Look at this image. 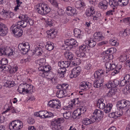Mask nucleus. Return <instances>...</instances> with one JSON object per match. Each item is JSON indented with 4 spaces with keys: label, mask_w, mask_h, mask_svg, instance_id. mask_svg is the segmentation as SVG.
Returning a JSON list of instances; mask_svg holds the SVG:
<instances>
[{
    "label": "nucleus",
    "mask_w": 130,
    "mask_h": 130,
    "mask_svg": "<svg viewBox=\"0 0 130 130\" xmlns=\"http://www.w3.org/2000/svg\"><path fill=\"white\" fill-rule=\"evenodd\" d=\"M18 69V68L17 66H15L13 67L11 70H10V73H12L13 72L15 73L17 72Z\"/></svg>",
    "instance_id": "64"
},
{
    "label": "nucleus",
    "mask_w": 130,
    "mask_h": 130,
    "mask_svg": "<svg viewBox=\"0 0 130 130\" xmlns=\"http://www.w3.org/2000/svg\"><path fill=\"white\" fill-rule=\"evenodd\" d=\"M27 122L29 124H32L35 122L34 119L31 117H29L27 120Z\"/></svg>",
    "instance_id": "58"
},
{
    "label": "nucleus",
    "mask_w": 130,
    "mask_h": 130,
    "mask_svg": "<svg viewBox=\"0 0 130 130\" xmlns=\"http://www.w3.org/2000/svg\"><path fill=\"white\" fill-rule=\"evenodd\" d=\"M94 7L92 6H90L89 8L87 9L86 12V14L87 17H90L92 16L95 13V9Z\"/></svg>",
    "instance_id": "12"
},
{
    "label": "nucleus",
    "mask_w": 130,
    "mask_h": 130,
    "mask_svg": "<svg viewBox=\"0 0 130 130\" xmlns=\"http://www.w3.org/2000/svg\"><path fill=\"white\" fill-rule=\"evenodd\" d=\"M48 72H42L40 73H39L40 76H41L43 77H46L48 78L52 81V82L53 83H54V82H55V79L53 77V75L52 74L53 76L51 78H49L48 77H47L48 76H50L51 74L48 73Z\"/></svg>",
    "instance_id": "13"
},
{
    "label": "nucleus",
    "mask_w": 130,
    "mask_h": 130,
    "mask_svg": "<svg viewBox=\"0 0 130 130\" xmlns=\"http://www.w3.org/2000/svg\"><path fill=\"white\" fill-rule=\"evenodd\" d=\"M94 36L95 39V40L96 39L98 41L104 40V37L102 36V34L101 32H95L94 34Z\"/></svg>",
    "instance_id": "15"
},
{
    "label": "nucleus",
    "mask_w": 130,
    "mask_h": 130,
    "mask_svg": "<svg viewBox=\"0 0 130 130\" xmlns=\"http://www.w3.org/2000/svg\"><path fill=\"white\" fill-rule=\"evenodd\" d=\"M47 44L45 45V47L47 50L51 51L53 50L54 48V44L50 41L47 42Z\"/></svg>",
    "instance_id": "32"
},
{
    "label": "nucleus",
    "mask_w": 130,
    "mask_h": 130,
    "mask_svg": "<svg viewBox=\"0 0 130 130\" xmlns=\"http://www.w3.org/2000/svg\"><path fill=\"white\" fill-rule=\"evenodd\" d=\"M104 72L102 69H99L96 71L94 73V76L96 79L104 80L103 76Z\"/></svg>",
    "instance_id": "7"
},
{
    "label": "nucleus",
    "mask_w": 130,
    "mask_h": 130,
    "mask_svg": "<svg viewBox=\"0 0 130 130\" xmlns=\"http://www.w3.org/2000/svg\"><path fill=\"white\" fill-rule=\"evenodd\" d=\"M78 98L74 99L73 100V101H72V102H73L72 106H74V105H75L76 104H78L79 103V102L78 100Z\"/></svg>",
    "instance_id": "61"
},
{
    "label": "nucleus",
    "mask_w": 130,
    "mask_h": 130,
    "mask_svg": "<svg viewBox=\"0 0 130 130\" xmlns=\"http://www.w3.org/2000/svg\"><path fill=\"white\" fill-rule=\"evenodd\" d=\"M97 105V107L100 109H104L105 105L104 100L102 99H100L98 100Z\"/></svg>",
    "instance_id": "19"
},
{
    "label": "nucleus",
    "mask_w": 130,
    "mask_h": 130,
    "mask_svg": "<svg viewBox=\"0 0 130 130\" xmlns=\"http://www.w3.org/2000/svg\"><path fill=\"white\" fill-rule=\"evenodd\" d=\"M1 64H0V68H3V66H6L8 63V60L6 58H3L1 61Z\"/></svg>",
    "instance_id": "36"
},
{
    "label": "nucleus",
    "mask_w": 130,
    "mask_h": 130,
    "mask_svg": "<svg viewBox=\"0 0 130 130\" xmlns=\"http://www.w3.org/2000/svg\"><path fill=\"white\" fill-rule=\"evenodd\" d=\"M56 8H58V3L55 0H48Z\"/></svg>",
    "instance_id": "52"
},
{
    "label": "nucleus",
    "mask_w": 130,
    "mask_h": 130,
    "mask_svg": "<svg viewBox=\"0 0 130 130\" xmlns=\"http://www.w3.org/2000/svg\"><path fill=\"white\" fill-rule=\"evenodd\" d=\"M56 95L57 97L61 98L67 95L66 90H59L57 91Z\"/></svg>",
    "instance_id": "23"
},
{
    "label": "nucleus",
    "mask_w": 130,
    "mask_h": 130,
    "mask_svg": "<svg viewBox=\"0 0 130 130\" xmlns=\"http://www.w3.org/2000/svg\"><path fill=\"white\" fill-rule=\"evenodd\" d=\"M115 90L114 88H112L110 89L107 93V96L111 97L115 94Z\"/></svg>",
    "instance_id": "43"
},
{
    "label": "nucleus",
    "mask_w": 130,
    "mask_h": 130,
    "mask_svg": "<svg viewBox=\"0 0 130 130\" xmlns=\"http://www.w3.org/2000/svg\"><path fill=\"white\" fill-rule=\"evenodd\" d=\"M56 10H57V12L58 13V14L60 16H63L64 14V12L63 10L61 9H59V7H58V8H56Z\"/></svg>",
    "instance_id": "48"
},
{
    "label": "nucleus",
    "mask_w": 130,
    "mask_h": 130,
    "mask_svg": "<svg viewBox=\"0 0 130 130\" xmlns=\"http://www.w3.org/2000/svg\"><path fill=\"white\" fill-rule=\"evenodd\" d=\"M101 16V14L99 13L96 12L95 15V13L93 14L92 17L93 20H99Z\"/></svg>",
    "instance_id": "41"
},
{
    "label": "nucleus",
    "mask_w": 130,
    "mask_h": 130,
    "mask_svg": "<svg viewBox=\"0 0 130 130\" xmlns=\"http://www.w3.org/2000/svg\"><path fill=\"white\" fill-rule=\"evenodd\" d=\"M6 47L3 46L0 47V56L5 55V52Z\"/></svg>",
    "instance_id": "44"
},
{
    "label": "nucleus",
    "mask_w": 130,
    "mask_h": 130,
    "mask_svg": "<svg viewBox=\"0 0 130 130\" xmlns=\"http://www.w3.org/2000/svg\"><path fill=\"white\" fill-rule=\"evenodd\" d=\"M69 61H61L58 63V66L62 68H67L70 65Z\"/></svg>",
    "instance_id": "22"
},
{
    "label": "nucleus",
    "mask_w": 130,
    "mask_h": 130,
    "mask_svg": "<svg viewBox=\"0 0 130 130\" xmlns=\"http://www.w3.org/2000/svg\"><path fill=\"white\" fill-rule=\"evenodd\" d=\"M81 31L78 29H75L74 30V36L78 38H82V36L81 34Z\"/></svg>",
    "instance_id": "31"
},
{
    "label": "nucleus",
    "mask_w": 130,
    "mask_h": 130,
    "mask_svg": "<svg viewBox=\"0 0 130 130\" xmlns=\"http://www.w3.org/2000/svg\"><path fill=\"white\" fill-rule=\"evenodd\" d=\"M19 18H21V20H23L25 22H28L30 19L26 15H21L19 17Z\"/></svg>",
    "instance_id": "39"
},
{
    "label": "nucleus",
    "mask_w": 130,
    "mask_h": 130,
    "mask_svg": "<svg viewBox=\"0 0 130 130\" xmlns=\"http://www.w3.org/2000/svg\"><path fill=\"white\" fill-rule=\"evenodd\" d=\"M22 127V122L18 120L13 121L9 125L10 130H20Z\"/></svg>",
    "instance_id": "3"
},
{
    "label": "nucleus",
    "mask_w": 130,
    "mask_h": 130,
    "mask_svg": "<svg viewBox=\"0 0 130 130\" xmlns=\"http://www.w3.org/2000/svg\"><path fill=\"white\" fill-rule=\"evenodd\" d=\"M81 70V68L78 66L75 67L71 71L72 77H76L79 75Z\"/></svg>",
    "instance_id": "10"
},
{
    "label": "nucleus",
    "mask_w": 130,
    "mask_h": 130,
    "mask_svg": "<svg viewBox=\"0 0 130 130\" xmlns=\"http://www.w3.org/2000/svg\"><path fill=\"white\" fill-rule=\"evenodd\" d=\"M91 86V84L89 83L83 81L80 84L79 88L82 90H85L88 88H90Z\"/></svg>",
    "instance_id": "8"
},
{
    "label": "nucleus",
    "mask_w": 130,
    "mask_h": 130,
    "mask_svg": "<svg viewBox=\"0 0 130 130\" xmlns=\"http://www.w3.org/2000/svg\"><path fill=\"white\" fill-rule=\"evenodd\" d=\"M9 110L11 112L13 113L15 112V110L14 109L12 108L11 107H8V108H7V109L5 111H4L3 113V114L5 113L6 112H7Z\"/></svg>",
    "instance_id": "53"
},
{
    "label": "nucleus",
    "mask_w": 130,
    "mask_h": 130,
    "mask_svg": "<svg viewBox=\"0 0 130 130\" xmlns=\"http://www.w3.org/2000/svg\"><path fill=\"white\" fill-rule=\"evenodd\" d=\"M118 110V111L115 112L116 116H117L116 118L118 117L121 116L123 114V110H121L120 109Z\"/></svg>",
    "instance_id": "49"
},
{
    "label": "nucleus",
    "mask_w": 130,
    "mask_h": 130,
    "mask_svg": "<svg viewBox=\"0 0 130 130\" xmlns=\"http://www.w3.org/2000/svg\"><path fill=\"white\" fill-rule=\"evenodd\" d=\"M64 57L69 60H71L74 57V55L72 53L68 51L65 52L64 53Z\"/></svg>",
    "instance_id": "25"
},
{
    "label": "nucleus",
    "mask_w": 130,
    "mask_h": 130,
    "mask_svg": "<svg viewBox=\"0 0 130 130\" xmlns=\"http://www.w3.org/2000/svg\"><path fill=\"white\" fill-rule=\"evenodd\" d=\"M110 44L113 46H117L119 44V42L117 41H110Z\"/></svg>",
    "instance_id": "63"
},
{
    "label": "nucleus",
    "mask_w": 130,
    "mask_h": 130,
    "mask_svg": "<svg viewBox=\"0 0 130 130\" xmlns=\"http://www.w3.org/2000/svg\"><path fill=\"white\" fill-rule=\"evenodd\" d=\"M20 26L17 24L13 25L11 27L10 30L12 31L13 33L17 37H19L22 35L23 30L20 29Z\"/></svg>",
    "instance_id": "4"
},
{
    "label": "nucleus",
    "mask_w": 130,
    "mask_h": 130,
    "mask_svg": "<svg viewBox=\"0 0 130 130\" xmlns=\"http://www.w3.org/2000/svg\"><path fill=\"white\" fill-rule=\"evenodd\" d=\"M15 84L13 81L8 80L4 84V86L6 87H13L14 85Z\"/></svg>",
    "instance_id": "35"
},
{
    "label": "nucleus",
    "mask_w": 130,
    "mask_h": 130,
    "mask_svg": "<svg viewBox=\"0 0 130 130\" xmlns=\"http://www.w3.org/2000/svg\"><path fill=\"white\" fill-rule=\"evenodd\" d=\"M36 9L38 13L41 15H45L44 11L43 10L42 3H40L37 4L36 6Z\"/></svg>",
    "instance_id": "17"
},
{
    "label": "nucleus",
    "mask_w": 130,
    "mask_h": 130,
    "mask_svg": "<svg viewBox=\"0 0 130 130\" xmlns=\"http://www.w3.org/2000/svg\"><path fill=\"white\" fill-rule=\"evenodd\" d=\"M51 126L52 129L53 130H62L61 126L55 123L54 121L51 123Z\"/></svg>",
    "instance_id": "30"
},
{
    "label": "nucleus",
    "mask_w": 130,
    "mask_h": 130,
    "mask_svg": "<svg viewBox=\"0 0 130 130\" xmlns=\"http://www.w3.org/2000/svg\"><path fill=\"white\" fill-rule=\"evenodd\" d=\"M82 123L86 125H87L91 124V122L90 119L85 118H83L82 121Z\"/></svg>",
    "instance_id": "37"
},
{
    "label": "nucleus",
    "mask_w": 130,
    "mask_h": 130,
    "mask_svg": "<svg viewBox=\"0 0 130 130\" xmlns=\"http://www.w3.org/2000/svg\"><path fill=\"white\" fill-rule=\"evenodd\" d=\"M102 54L103 55V59L105 61H108L109 60V61L106 62L105 64L106 73H107L110 71L114 69V71L112 72L113 74L118 73L120 70L121 68V66L120 65L117 66L115 63V60H111L110 58L111 56V55L106 53V51L104 52Z\"/></svg>",
    "instance_id": "1"
},
{
    "label": "nucleus",
    "mask_w": 130,
    "mask_h": 130,
    "mask_svg": "<svg viewBox=\"0 0 130 130\" xmlns=\"http://www.w3.org/2000/svg\"><path fill=\"white\" fill-rule=\"evenodd\" d=\"M99 5L100 6H104L103 7L105 9H106L108 5L107 2V1L105 0H103V1H102L99 3Z\"/></svg>",
    "instance_id": "42"
},
{
    "label": "nucleus",
    "mask_w": 130,
    "mask_h": 130,
    "mask_svg": "<svg viewBox=\"0 0 130 130\" xmlns=\"http://www.w3.org/2000/svg\"><path fill=\"white\" fill-rule=\"evenodd\" d=\"M113 105L112 104L108 103L105 107L104 109V111L106 113L110 112L112 107Z\"/></svg>",
    "instance_id": "34"
},
{
    "label": "nucleus",
    "mask_w": 130,
    "mask_h": 130,
    "mask_svg": "<svg viewBox=\"0 0 130 130\" xmlns=\"http://www.w3.org/2000/svg\"><path fill=\"white\" fill-rule=\"evenodd\" d=\"M69 85L67 84H62V90H65L68 89Z\"/></svg>",
    "instance_id": "59"
},
{
    "label": "nucleus",
    "mask_w": 130,
    "mask_h": 130,
    "mask_svg": "<svg viewBox=\"0 0 130 130\" xmlns=\"http://www.w3.org/2000/svg\"><path fill=\"white\" fill-rule=\"evenodd\" d=\"M8 28L5 25L0 23V36L5 35L8 32Z\"/></svg>",
    "instance_id": "11"
},
{
    "label": "nucleus",
    "mask_w": 130,
    "mask_h": 130,
    "mask_svg": "<svg viewBox=\"0 0 130 130\" xmlns=\"http://www.w3.org/2000/svg\"><path fill=\"white\" fill-rule=\"evenodd\" d=\"M39 117L41 118H44L45 111H39Z\"/></svg>",
    "instance_id": "62"
},
{
    "label": "nucleus",
    "mask_w": 130,
    "mask_h": 130,
    "mask_svg": "<svg viewBox=\"0 0 130 130\" xmlns=\"http://www.w3.org/2000/svg\"><path fill=\"white\" fill-rule=\"evenodd\" d=\"M33 86L31 85H29V87H28L27 90L26 91V93H31L33 92Z\"/></svg>",
    "instance_id": "51"
},
{
    "label": "nucleus",
    "mask_w": 130,
    "mask_h": 130,
    "mask_svg": "<svg viewBox=\"0 0 130 130\" xmlns=\"http://www.w3.org/2000/svg\"><path fill=\"white\" fill-rule=\"evenodd\" d=\"M87 45L86 44H82L80 46L79 50L76 52V53L78 57H85L86 55L85 52L87 49Z\"/></svg>",
    "instance_id": "5"
},
{
    "label": "nucleus",
    "mask_w": 130,
    "mask_h": 130,
    "mask_svg": "<svg viewBox=\"0 0 130 130\" xmlns=\"http://www.w3.org/2000/svg\"><path fill=\"white\" fill-rule=\"evenodd\" d=\"M85 5V4L84 2H76L75 4L76 8L78 9H80L81 7H83Z\"/></svg>",
    "instance_id": "38"
},
{
    "label": "nucleus",
    "mask_w": 130,
    "mask_h": 130,
    "mask_svg": "<svg viewBox=\"0 0 130 130\" xmlns=\"http://www.w3.org/2000/svg\"><path fill=\"white\" fill-rule=\"evenodd\" d=\"M45 61V60L44 59H41L38 61V62L39 63V65L40 66H43L44 64Z\"/></svg>",
    "instance_id": "60"
},
{
    "label": "nucleus",
    "mask_w": 130,
    "mask_h": 130,
    "mask_svg": "<svg viewBox=\"0 0 130 130\" xmlns=\"http://www.w3.org/2000/svg\"><path fill=\"white\" fill-rule=\"evenodd\" d=\"M18 90L20 93H22L23 92H25L24 88L22 84H20L19 85L18 89Z\"/></svg>",
    "instance_id": "54"
},
{
    "label": "nucleus",
    "mask_w": 130,
    "mask_h": 130,
    "mask_svg": "<svg viewBox=\"0 0 130 130\" xmlns=\"http://www.w3.org/2000/svg\"><path fill=\"white\" fill-rule=\"evenodd\" d=\"M66 12L67 14H69L71 15H73L77 13V12L76 11L75 9L74 8L73 9L70 6H69L67 8V10Z\"/></svg>",
    "instance_id": "16"
},
{
    "label": "nucleus",
    "mask_w": 130,
    "mask_h": 130,
    "mask_svg": "<svg viewBox=\"0 0 130 130\" xmlns=\"http://www.w3.org/2000/svg\"><path fill=\"white\" fill-rule=\"evenodd\" d=\"M86 109L85 107H81L77 108L76 110L73 112L74 115L76 117L80 116L81 114L84 113Z\"/></svg>",
    "instance_id": "9"
},
{
    "label": "nucleus",
    "mask_w": 130,
    "mask_h": 130,
    "mask_svg": "<svg viewBox=\"0 0 130 130\" xmlns=\"http://www.w3.org/2000/svg\"><path fill=\"white\" fill-rule=\"evenodd\" d=\"M43 10L45 14H46L49 13L51 11L50 7L47 4L42 3Z\"/></svg>",
    "instance_id": "29"
},
{
    "label": "nucleus",
    "mask_w": 130,
    "mask_h": 130,
    "mask_svg": "<svg viewBox=\"0 0 130 130\" xmlns=\"http://www.w3.org/2000/svg\"><path fill=\"white\" fill-rule=\"evenodd\" d=\"M34 53L37 55L38 56H40L43 53V51L42 49L39 47H36L34 50Z\"/></svg>",
    "instance_id": "27"
},
{
    "label": "nucleus",
    "mask_w": 130,
    "mask_h": 130,
    "mask_svg": "<svg viewBox=\"0 0 130 130\" xmlns=\"http://www.w3.org/2000/svg\"><path fill=\"white\" fill-rule=\"evenodd\" d=\"M60 103L59 101L53 100L48 102V105L51 107L57 109L59 108L60 107Z\"/></svg>",
    "instance_id": "6"
},
{
    "label": "nucleus",
    "mask_w": 130,
    "mask_h": 130,
    "mask_svg": "<svg viewBox=\"0 0 130 130\" xmlns=\"http://www.w3.org/2000/svg\"><path fill=\"white\" fill-rule=\"evenodd\" d=\"M47 37L51 39L55 38L57 33V32L55 31V29H54L47 31Z\"/></svg>",
    "instance_id": "14"
},
{
    "label": "nucleus",
    "mask_w": 130,
    "mask_h": 130,
    "mask_svg": "<svg viewBox=\"0 0 130 130\" xmlns=\"http://www.w3.org/2000/svg\"><path fill=\"white\" fill-rule=\"evenodd\" d=\"M44 118L51 117L54 116L53 113L50 112L45 111Z\"/></svg>",
    "instance_id": "47"
},
{
    "label": "nucleus",
    "mask_w": 130,
    "mask_h": 130,
    "mask_svg": "<svg viewBox=\"0 0 130 130\" xmlns=\"http://www.w3.org/2000/svg\"><path fill=\"white\" fill-rule=\"evenodd\" d=\"M127 82H128L129 81H127L124 79L120 81V83H119V86L121 87L124 86L126 84Z\"/></svg>",
    "instance_id": "55"
},
{
    "label": "nucleus",
    "mask_w": 130,
    "mask_h": 130,
    "mask_svg": "<svg viewBox=\"0 0 130 130\" xmlns=\"http://www.w3.org/2000/svg\"><path fill=\"white\" fill-rule=\"evenodd\" d=\"M63 116L65 118L68 119L70 118V117L71 116L70 112H69L64 113L63 114Z\"/></svg>",
    "instance_id": "57"
},
{
    "label": "nucleus",
    "mask_w": 130,
    "mask_h": 130,
    "mask_svg": "<svg viewBox=\"0 0 130 130\" xmlns=\"http://www.w3.org/2000/svg\"><path fill=\"white\" fill-rule=\"evenodd\" d=\"M18 48L20 50L21 53L23 54H25L28 52L29 48L23 46V45L19 44L18 46Z\"/></svg>",
    "instance_id": "18"
},
{
    "label": "nucleus",
    "mask_w": 130,
    "mask_h": 130,
    "mask_svg": "<svg viewBox=\"0 0 130 130\" xmlns=\"http://www.w3.org/2000/svg\"><path fill=\"white\" fill-rule=\"evenodd\" d=\"M116 51V48H111L108 49L106 51V53L108 54H110L115 53Z\"/></svg>",
    "instance_id": "40"
},
{
    "label": "nucleus",
    "mask_w": 130,
    "mask_h": 130,
    "mask_svg": "<svg viewBox=\"0 0 130 130\" xmlns=\"http://www.w3.org/2000/svg\"><path fill=\"white\" fill-rule=\"evenodd\" d=\"M112 83L113 88L116 87L119 85L120 82L119 80L117 79H114Z\"/></svg>",
    "instance_id": "50"
},
{
    "label": "nucleus",
    "mask_w": 130,
    "mask_h": 130,
    "mask_svg": "<svg viewBox=\"0 0 130 130\" xmlns=\"http://www.w3.org/2000/svg\"><path fill=\"white\" fill-rule=\"evenodd\" d=\"M64 121V119L63 118H58L53 121L57 124L63 123Z\"/></svg>",
    "instance_id": "46"
},
{
    "label": "nucleus",
    "mask_w": 130,
    "mask_h": 130,
    "mask_svg": "<svg viewBox=\"0 0 130 130\" xmlns=\"http://www.w3.org/2000/svg\"><path fill=\"white\" fill-rule=\"evenodd\" d=\"M51 69V68L49 66H41L38 68V70L42 72H49Z\"/></svg>",
    "instance_id": "26"
},
{
    "label": "nucleus",
    "mask_w": 130,
    "mask_h": 130,
    "mask_svg": "<svg viewBox=\"0 0 130 130\" xmlns=\"http://www.w3.org/2000/svg\"><path fill=\"white\" fill-rule=\"evenodd\" d=\"M70 62V67H72L73 66H75L78 65L80 63V59L78 58H75L74 59L73 58L71 60V61Z\"/></svg>",
    "instance_id": "20"
},
{
    "label": "nucleus",
    "mask_w": 130,
    "mask_h": 130,
    "mask_svg": "<svg viewBox=\"0 0 130 130\" xmlns=\"http://www.w3.org/2000/svg\"><path fill=\"white\" fill-rule=\"evenodd\" d=\"M97 80L95 81L94 83L93 86L94 87L98 88L102 86L103 85V83L104 82V80L97 79Z\"/></svg>",
    "instance_id": "21"
},
{
    "label": "nucleus",
    "mask_w": 130,
    "mask_h": 130,
    "mask_svg": "<svg viewBox=\"0 0 130 130\" xmlns=\"http://www.w3.org/2000/svg\"><path fill=\"white\" fill-rule=\"evenodd\" d=\"M101 119V116H97L95 115H92L90 117V120L91 123H92L95 121H99Z\"/></svg>",
    "instance_id": "28"
},
{
    "label": "nucleus",
    "mask_w": 130,
    "mask_h": 130,
    "mask_svg": "<svg viewBox=\"0 0 130 130\" xmlns=\"http://www.w3.org/2000/svg\"><path fill=\"white\" fill-rule=\"evenodd\" d=\"M96 41H86L85 43L88 44L89 46L91 47H93L96 44Z\"/></svg>",
    "instance_id": "45"
},
{
    "label": "nucleus",
    "mask_w": 130,
    "mask_h": 130,
    "mask_svg": "<svg viewBox=\"0 0 130 130\" xmlns=\"http://www.w3.org/2000/svg\"><path fill=\"white\" fill-rule=\"evenodd\" d=\"M15 54V51L14 49H13L11 48L6 47L5 52V55L10 56L13 55Z\"/></svg>",
    "instance_id": "24"
},
{
    "label": "nucleus",
    "mask_w": 130,
    "mask_h": 130,
    "mask_svg": "<svg viewBox=\"0 0 130 130\" xmlns=\"http://www.w3.org/2000/svg\"><path fill=\"white\" fill-rule=\"evenodd\" d=\"M116 106L118 109L122 110L123 111L124 110L130 108V103L128 101L121 100L117 102Z\"/></svg>",
    "instance_id": "2"
},
{
    "label": "nucleus",
    "mask_w": 130,
    "mask_h": 130,
    "mask_svg": "<svg viewBox=\"0 0 130 130\" xmlns=\"http://www.w3.org/2000/svg\"><path fill=\"white\" fill-rule=\"evenodd\" d=\"M106 86L108 88H114L113 87V85L111 81H110L108 82L106 84Z\"/></svg>",
    "instance_id": "56"
},
{
    "label": "nucleus",
    "mask_w": 130,
    "mask_h": 130,
    "mask_svg": "<svg viewBox=\"0 0 130 130\" xmlns=\"http://www.w3.org/2000/svg\"><path fill=\"white\" fill-rule=\"evenodd\" d=\"M109 4L113 10L116 8L118 6L116 0H109Z\"/></svg>",
    "instance_id": "33"
}]
</instances>
